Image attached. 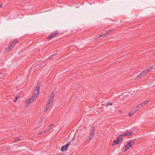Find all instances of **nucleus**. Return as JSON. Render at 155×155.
Wrapping results in <instances>:
<instances>
[{"mask_svg":"<svg viewBox=\"0 0 155 155\" xmlns=\"http://www.w3.org/2000/svg\"><path fill=\"white\" fill-rule=\"evenodd\" d=\"M121 135H122L123 136H127V132H126V133L125 134H122Z\"/></svg>","mask_w":155,"mask_h":155,"instance_id":"27","label":"nucleus"},{"mask_svg":"<svg viewBox=\"0 0 155 155\" xmlns=\"http://www.w3.org/2000/svg\"><path fill=\"white\" fill-rule=\"evenodd\" d=\"M40 85V83L39 82H38L37 83V86L39 87Z\"/></svg>","mask_w":155,"mask_h":155,"instance_id":"33","label":"nucleus"},{"mask_svg":"<svg viewBox=\"0 0 155 155\" xmlns=\"http://www.w3.org/2000/svg\"><path fill=\"white\" fill-rule=\"evenodd\" d=\"M57 33H56V32L54 33H53L51 35H50L49 36V37H48V38H52L54 36H55L57 34Z\"/></svg>","mask_w":155,"mask_h":155,"instance_id":"11","label":"nucleus"},{"mask_svg":"<svg viewBox=\"0 0 155 155\" xmlns=\"http://www.w3.org/2000/svg\"><path fill=\"white\" fill-rule=\"evenodd\" d=\"M48 131V130H45L43 132V133H46L47 131Z\"/></svg>","mask_w":155,"mask_h":155,"instance_id":"34","label":"nucleus"},{"mask_svg":"<svg viewBox=\"0 0 155 155\" xmlns=\"http://www.w3.org/2000/svg\"><path fill=\"white\" fill-rule=\"evenodd\" d=\"M31 103V102L29 99H27L25 102L26 105L27 106V107L29 106L30 105Z\"/></svg>","mask_w":155,"mask_h":155,"instance_id":"9","label":"nucleus"},{"mask_svg":"<svg viewBox=\"0 0 155 155\" xmlns=\"http://www.w3.org/2000/svg\"><path fill=\"white\" fill-rule=\"evenodd\" d=\"M2 74L1 73H0V77H1V75H2Z\"/></svg>","mask_w":155,"mask_h":155,"instance_id":"38","label":"nucleus"},{"mask_svg":"<svg viewBox=\"0 0 155 155\" xmlns=\"http://www.w3.org/2000/svg\"><path fill=\"white\" fill-rule=\"evenodd\" d=\"M112 104L111 103H108L107 105H106V107H107L109 105H112Z\"/></svg>","mask_w":155,"mask_h":155,"instance_id":"25","label":"nucleus"},{"mask_svg":"<svg viewBox=\"0 0 155 155\" xmlns=\"http://www.w3.org/2000/svg\"><path fill=\"white\" fill-rule=\"evenodd\" d=\"M123 137V136H122V135L121 134V135H119V136L118 137H117V140L119 142L121 141Z\"/></svg>","mask_w":155,"mask_h":155,"instance_id":"10","label":"nucleus"},{"mask_svg":"<svg viewBox=\"0 0 155 155\" xmlns=\"http://www.w3.org/2000/svg\"><path fill=\"white\" fill-rule=\"evenodd\" d=\"M134 143V141H130L129 143H127L124 149V151H127L130 147H132Z\"/></svg>","mask_w":155,"mask_h":155,"instance_id":"1","label":"nucleus"},{"mask_svg":"<svg viewBox=\"0 0 155 155\" xmlns=\"http://www.w3.org/2000/svg\"><path fill=\"white\" fill-rule=\"evenodd\" d=\"M51 129V125H50L49 126V128H48V130L49 131V130Z\"/></svg>","mask_w":155,"mask_h":155,"instance_id":"32","label":"nucleus"},{"mask_svg":"<svg viewBox=\"0 0 155 155\" xmlns=\"http://www.w3.org/2000/svg\"><path fill=\"white\" fill-rule=\"evenodd\" d=\"M20 97L19 95V94H17L15 98L16 100H17L18 98H19Z\"/></svg>","mask_w":155,"mask_h":155,"instance_id":"28","label":"nucleus"},{"mask_svg":"<svg viewBox=\"0 0 155 155\" xmlns=\"http://www.w3.org/2000/svg\"><path fill=\"white\" fill-rule=\"evenodd\" d=\"M16 100H16V99H15V100H14L13 101H14L15 102H15H16Z\"/></svg>","mask_w":155,"mask_h":155,"instance_id":"36","label":"nucleus"},{"mask_svg":"<svg viewBox=\"0 0 155 155\" xmlns=\"http://www.w3.org/2000/svg\"><path fill=\"white\" fill-rule=\"evenodd\" d=\"M2 6V4H1L0 5V7H1Z\"/></svg>","mask_w":155,"mask_h":155,"instance_id":"37","label":"nucleus"},{"mask_svg":"<svg viewBox=\"0 0 155 155\" xmlns=\"http://www.w3.org/2000/svg\"><path fill=\"white\" fill-rule=\"evenodd\" d=\"M50 107L49 106H48V105H46L45 107V112H46L47 111V110L48 109L49 107Z\"/></svg>","mask_w":155,"mask_h":155,"instance_id":"17","label":"nucleus"},{"mask_svg":"<svg viewBox=\"0 0 155 155\" xmlns=\"http://www.w3.org/2000/svg\"><path fill=\"white\" fill-rule=\"evenodd\" d=\"M13 46L11 44L10 46H9L6 49V51L7 52L10 51L12 48L13 47Z\"/></svg>","mask_w":155,"mask_h":155,"instance_id":"7","label":"nucleus"},{"mask_svg":"<svg viewBox=\"0 0 155 155\" xmlns=\"http://www.w3.org/2000/svg\"><path fill=\"white\" fill-rule=\"evenodd\" d=\"M18 42V41L17 39H15L14 41L13 42H14V43H15V44L16 43H17Z\"/></svg>","mask_w":155,"mask_h":155,"instance_id":"29","label":"nucleus"},{"mask_svg":"<svg viewBox=\"0 0 155 155\" xmlns=\"http://www.w3.org/2000/svg\"><path fill=\"white\" fill-rule=\"evenodd\" d=\"M106 35V33H102V34H101L100 35H98L97 37L98 38H99L101 37H102L104 35Z\"/></svg>","mask_w":155,"mask_h":155,"instance_id":"14","label":"nucleus"},{"mask_svg":"<svg viewBox=\"0 0 155 155\" xmlns=\"http://www.w3.org/2000/svg\"><path fill=\"white\" fill-rule=\"evenodd\" d=\"M51 126H54V124H52L51 125Z\"/></svg>","mask_w":155,"mask_h":155,"instance_id":"39","label":"nucleus"},{"mask_svg":"<svg viewBox=\"0 0 155 155\" xmlns=\"http://www.w3.org/2000/svg\"><path fill=\"white\" fill-rule=\"evenodd\" d=\"M39 87L37 86L35 89V91H34L33 93H36V94H37L38 95L39 93Z\"/></svg>","mask_w":155,"mask_h":155,"instance_id":"6","label":"nucleus"},{"mask_svg":"<svg viewBox=\"0 0 155 155\" xmlns=\"http://www.w3.org/2000/svg\"><path fill=\"white\" fill-rule=\"evenodd\" d=\"M15 44V43H14V42H12V43L11 44V45H12V46H13V47L14 46Z\"/></svg>","mask_w":155,"mask_h":155,"instance_id":"30","label":"nucleus"},{"mask_svg":"<svg viewBox=\"0 0 155 155\" xmlns=\"http://www.w3.org/2000/svg\"><path fill=\"white\" fill-rule=\"evenodd\" d=\"M138 107H136L134 109L132 110H134V111L135 112L137 111V110L138 109L137 108Z\"/></svg>","mask_w":155,"mask_h":155,"instance_id":"26","label":"nucleus"},{"mask_svg":"<svg viewBox=\"0 0 155 155\" xmlns=\"http://www.w3.org/2000/svg\"><path fill=\"white\" fill-rule=\"evenodd\" d=\"M89 138L90 140H92V139H93V137H91L89 136Z\"/></svg>","mask_w":155,"mask_h":155,"instance_id":"31","label":"nucleus"},{"mask_svg":"<svg viewBox=\"0 0 155 155\" xmlns=\"http://www.w3.org/2000/svg\"><path fill=\"white\" fill-rule=\"evenodd\" d=\"M52 103H51V102L48 101V103L46 105H48V106H49L50 107L51 106V105Z\"/></svg>","mask_w":155,"mask_h":155,"instance_id":"16","label":"nucleus"},{"mask_svg":"<svg viewBox=\"0 0 155 155\" xmlns=\"http://www.w3.org/2000/svg\"><path fill=\"white\" fill-rule=\"evenodd\" d=\"M43 120L42 119H40V120L38 122V124H41L42 122L43 121Z\"/></svg>","mask_w":155,"mask_h":155,"instance_id":"24","label":"nucleus"},{"mask_svg":"<svg viewBox=\"0 0 155 155\" xmlns=\"http://www.w3.org/2000/svg\"><path fill=\"white\" fill-rule=\"evenodd\" d=\"M95 126L93 127L92 128L91 130V132H93V133H94V131H95Z\"/></svg>","mask_w":155,"mask_h":155,"instance_id":"22","label":"nucleus"},{"mask_svg":"<svg viewBox=\"0 0 155 155\" xmlns=\"http://www.w3.org/2000/svg\"><path fill=\"white\" fill-rule=\"evenodd\" d=\"M94 133H93V132H91V134H90V136H89L90 137H93L94 138Z\"/></svg>","mask_w":155,"mask_h":155,"instance_id":"15","label":"nucleus"},{"mask_svg":"<svg viewBox=\"0 0 155 155\" xmlns=\"http://www.w3.org/2000/svg\"><path fill=\"white\" fill-rule=\"evenodd\" d=\"M135 113V112L134 111V110H132L131 112L129 113V115L130 117H131Z\"/></svg>","mask_w":155,"mask_h":155,"instance_id":"13","label":"nucleus"},{"mask_svg":"<svg viewBox=\"0 0 155 155\" xmlns=\"http://www.w3.org/2000/svg\"><path fill=\"white\" fill-rule=\"evenodd\" d=\"M119 142L117 140H115L114 141V143H116V144H117L119 143Z\"/></svg>","mask_w":155,"mask_h":155,"instance_id":"23","label":"nucleus"},{"mask_svg":"<svg viewBox=\"0 0 155 155\" xmlns=\"http://www.w3.org/2000/svg\"><path fill=\"white\" fill-rule=\"evenodd\" d=\"M112 30L111 29H110V30H107V31H106V35H107V34L109 33L110 32H111L112 31Z\"/></svg>","mask_w":155,"mask_h":155,"instance_id":"21","label":"nucleus"},{"mask_svg":"<svg viewBox=\"0 0 155 155\" xmlns=\"http://www.w3.org/2000/svg\"><path fill=\"white\" fill-rule=\"evenodd\" d=\"M147 69H150V70L149 71L151 70H154L155 69V65H153V66H151L150 68H148Z\"/></svg>","mask_w":155,"mask_h":155,"instance_id":"12","label":"nucleus"},{"mask_svg":"<svg viewBox=\"0 0 155 155\" xmlns=\"http://www.w3.org/2000/svg\"><path fill=\"white\" fill-rule=\"evenodd\" d=\"M21 140L20 138L19 137H18L17 138H16L15 139V142H17L19 140Z\"/></svg>","mask_w":155,"mask_h":155,"instance_id":"20","label":"nucleus"},{"mask_svg":"<svg viewBox=\"0 0 155 155\" xmlns=\"http://www.w3.org/2000/svg\"><path fill=\"white\" fill-rule=\"evenodd\" d=\"M54 92H53L51 94V95L50 96V97L54 98Z\"/></svg>","mask_w":155,"mask_h":155,"instance_id":"19","label":"nucleus"},{"mask_svg":"<svg viewBox=\"0 0 155 155\" xmlns=\"http://www.w3.org/2000/svg\"><path fill=\"white\" fill-rule=\"evenodd\" d=\"M38 95L36 94V93H33V95L29 99L31 103H32L35 101L38 97Z\"/></svg>","mask_w":155,"mask_h":155,"instance_id":"4","label":"nucleus"},{"mask_svg":"<svg viewBox=\"0 0 155 155\" xmlns=\"http://www.w3.org/2000/svg\"><path fill=\"white\" fill-rule=\"evenodd\" d=\"M54 98H53L51 97H50V98L48 101H49L51 102V103H53V101H54Z\"/></svg>","mask_w":155,"mask_h":155,"instance_id":"18","label":"nucleus"},{"mask_svg":"<svg viewBox=\"0 0 155 155\" xmlns=\"http://www.w3.org/2000/svg\"><path fill=\"white\" fill-rule=\"evenodd\" d=\"M127 134V136L130 137L133 134V132L132 130H129L126 132Z\"/></svg>","mask_w":155,"mask_h":155,"instance_id":"8","label":"nucleus"},{"mask_svg":"<svg viewBox=\"0 0 155 155\" xmlns=\"http://www.w3.org/2000/svg\"><path fill=\"white\" fill-rule=\"evenodd\" d=\"M43 132H43V131L41 132V133H39V134H38V135H39V134H42V133H43Z\"/></svg>","mask_w":155,"mask_h":155,"instance_id":"35","label":"nucleus"},{"mask_svg":"<svg viewBox=\"0 0 155 155\" xmlns=\"http://www.w3.org/2000/svg\"><path fill=\"white\" fill-rule=\"evenodd\" d=\"M150 101V100H146L145 101L140 104L137 106V107H139V108H141L144 106L146 104L148 103Z\"/></svg>","mask_w":155,"mask_h":155,"instance_id":"5","label":"nucleus"},{"mask_svg":"<svg viewBox=\"0 0 155 155\" xmlns=\"http://www.w3.org/2000/svg\"><path fill=\"white\" fill-rule=\"evenodd\" d=\"M149 70L150 69H147L146 70H143L140 74H139L137 77L135 78V79L137 80L139 78H140L143 76L145 75L148 72Z\"/></svg>","mask_w":155,"mask_h":155,"instance_id":"3","label":"nucleus"},{"mask_svg":"<svg viewBox=\"0 0 155 155\" xmlns=\"http://www.w3.org/2000/svg\"><path fill=\"white\" fill-rule=\"evenodd\" d=\"M71 141H68L67 143L64 145H63L61 147V150L62 151H65L67 150L69 146L71 144Z\"/></svg>","mask_w":155,"mask_h":155,"instance_id":"2","label":"nucleus"}]
</instances>
